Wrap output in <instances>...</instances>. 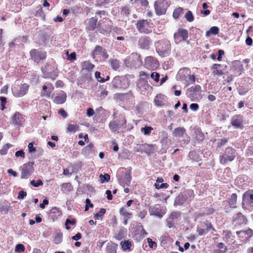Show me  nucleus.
<instances>
[{
    "label": "nucleus",
    "mask_w": 253,
    "mask_h": 253,
    "mask_svg": "<svg viewBox=\"0 0 253 253\" xmlns=\"http://www.w3.org/2000/svg\"><path fill=\"white\" fill-rule=\"evenodd\" d=\"M190 70L186 67L181 68L176 75V80L183 82L186 86L193 84L196 81L195 76L191 74Z\"/></svg>",
    "instance_id": "obj_1"
},
{
    "label": "nucleus",
    "mask_w": 253,
    "mask_h": 253,
    "mask_svg": "<svg viewBox=\"0 0 253 253\" xmlns=\"http://www.w3.org/2000/svg\"><path fill=\"white\" fill-rule=\"evenodd\" d=\"M155 46L157 53L162 57L168 56L170 53V42L167 39L158 41L155 43Z\"/></svg>",
    "instance_id": "obj_2"
},
{
    "label": "nucleus",
    "mask_w": 253,
    "mask_h": 253,
    "mask_svg": "<svg viewBox=\"0 0 253 253\" xmlns=\"http://www.w3.org/2000/svg\"><path fill=\"white\" fill-rule=\"evenodd\" d=\"M236 156L235 149L231 147L226 148L224 153L219 156L220 164H225L228 162L233 161Z\"/></svg>",
    "instance_id": "obj_3"
},
{
    "label": "nucleus",
    "mask_w": 253,
    "mask_h": 253,
    "mask_svg": "<svg viewBox=\"0 0 253 253\" xmlns=\"http://www.w3.org/2000/svg\"><path fill=\"white\" fill-rule=\"evenodd\" d=\"M170 4V0H157L155 2L154 8L158 15L165 14Z\"/></svg>",
    "instance_id": "obj_4"
},
{
    "label": "nucleus",
    "mask_w": 253,
    "mask_h": 253,
    "mask_svg": "<svg viewBox=\"0 0 253 253\" xmlns=\"http://www.w3.org/2000/svg\"><path fill=\"white\" fill-rule=\"evenodd\" d=\"M126 124V120L125 117L121 115H120L116 120L110 122L109 127L112 132H116L120 128L124 127Z\"/></svg>",
    "instance_id": "obj_5"
},
{
    "label": "nucleus",
    "mask_w": 253,
    "mask_h": 253,
    "mask_svg": "<svg viewBox=\"0 0 253 253\" xmlns=\"http://www.w3.org/2000/svg\"><path fill=\"white\" fill-rule=\"evenodd\" d=\"M125 62L126 64H129L130 66L137 68L141 65V56L137 53H132L128 58L126 59Z\"/></svg>",
    "instance_id": "obj_6"
},
{
    "label": "nucleus",
    "mask_w": 253,
    "mask_h": 253,
    "mask_svg": "<svg viewBox=\"0 0 253 253\" xmlns=\"http://www.w3.org/2000/svg\"><path fill=\"white\" fill-rule=\"evenodd\" d=\"M29 87V85L26 84H24L21 86L17 85L12 87V93L16 97H22L27 93Z\"/></svg>",
    "instance_id": "obj_7"
},
{
    "label": "nucleus",
    "mask_w": 253,
    "mask_h": 253,
    "mask_svg": "<svg viewBox=\"0 0 253 253\" xmlns=\"http://www.w3.org/2000/svg\"><path fill=\"white\" fill-rule=\"evenodd\" d=\"M233 224L235 228H238L242 225H245L247 223V219L246 217L241 212H238L235 214L233 217Z\"/></svg>",
    "instance_id": "obj_8"
},
{
    "label": "nucleus",
    "mask_w": 253,
    "mask_h": 253,
    "mask_svg": "<svg viewBox=\"0 0 253 253\" xmlns=\"http://www.w3.org/2000/svg\"><path fill=\"white\" fill-rule=\"evenodd\" d=\"M243 122L244 116L241 114H237L232 117L231 124L235 128L243 129L244 128Z\"/></svg>",
    "instance_id": "obj_9"
},
{
    "label": "nucleus",
    "mask_w": 253,
    "mask_h": 253,
    "mask_svg": "<svg viewBox=\"0 0 253 253\" xmlns=\"http://www.w3.org/2000/svg\"><path fill=\"white\" fill-rule=\"evenodd\" d=\"M236 234L240 240L246 242L253 236V230L248 228L246 230L237 231Z\"/></svg>",
    "instance_id": "obj_10"
},
{
    "label": "nucleus",
    "mask_w": 253,
    "mask_h": 253,
    "mask_svg": "<svg viewBox=\"0 0 253 253\" xmlns=\"http://www.w3.org/2000/svg\"><path fill=\"white\" fill-rule=\"evenodd\" d=\"M201 91V87L200 85L197 84L194 86L187 89L186 94L188 97L191 99L196 98Z\"/></svg>",
    "instance_id": "obj_11"
},
{
    "label": "nucleus",
    "mask_w": 253,
    "mask_h": 253,
    "mask_svg": "<svg viewBox=\"0 0 253 253\" xmlns=\"http://www.w3.org/2000/svg\"><path fill=\"white\" fill-rule=\"evenodd\" d=\"M149 211L151 215H155L159 218H161L165 214L163 207L159 205H156L152 207H149Z\"/></svg>",
    "instance_id": "obj_12"
},
{
    "label": "nucleus",
    "mask_w": 253,
    "mask_h": 253,
    "mask_svg": "<svg viewBox=\"0 0 253 253\" xmlns=\"http://www.w3.org/2000/svg\"><path fill=\"white\" fill-rule=\"evenodd\" d=\"M253 204V190H248L245 192L242 197V205H250Z\"/></svg>",
    "instance_id": "obj_13"
},
{
    "label": "nucleus",
    "mask_w": 253,
    "mask_h": 253,
    "mask_svg": "<svg viewBox=\"0 0 253 253\" xmlns=\"http://www.w3.org/2000/svg\"><path fill=\"white\" fill-rule=\"evenodd\" d=\"M173 37L175 42H180V38H181L182 40L185 41L188 37V31L186 29H180L174 34Z\"/></svg>",
    "instance_id": "obj_14"
},
{
    "label": "nucleus",
    "mask_w": 253,
    "mask_h": 253,
    "mask_svg": "<svg viewBox=\"0 0 253 253\" xmlns=\"http://www.w3.org/2000/svg\"><path fill=\"white\" fill-rule=\"evenodd\" d=\"M30 55L32 59L36 62H39L41 60L45 58V53L33 49L30 51Z\"/></svg>",
    "instance_id": "obj_15"
},
{
    "label": "nucleus",
    "mask_w": 253,
    "mask_h": 253,
    "mask_svg": "<svg viewBox=\"0 0 253 253\" xmlns=\"http://www.w3.org/2000/svg\"><path fill=\"white\" fill-rule=\"evenodd\" d=\"M51 72H46V69H42V77L45 79H51L54 80L58 75V72L57 68L53 67V69Z\"/></svg>",
    "instance_id": "obj_16"
},
{
    "label": "nucleus",
    "mask_w": 253,
    "mask_h": 253,
    "mask_svg": "<svg viewBox=\"0 0 253 253\" xmlns=\"http://www.w3.org/2000/svg\"><path fill=\"white\" fill-rule=\"evenodd\" d=\"M224 65L220 64H214L211 67V71L214 76H221L224 74Z\"/></svg>",
    "instance_id": "obj_17"
},
{
    "label": "nucleus",
    "mask_w": 253,
    "mask_h": 253,
    "mask_svg": "<svg viewBox=\"0 0 253 253\" xmlns=\"http://www.w3.org/2000/svg\"><path fill=\"white\" fill-rule=\"evenodd\" d=\"M243 70V65L240 63L235 62L231 67L230 71L234 76H237L241 75V72Z\"/></svg>",
    "instance_id": "obj_18"
},
{
    "label": "nucleus",
    "mask_w": 253,
    "mask_h": 253,
    "mask_svg": "<svg viewBox=\"0 0 253 253\" xmlns=\"http://www.w3.org/2000/svg\"><path fill=\"white\" fill-rule=\"evenodd\" d=\"M24 121L23 115L18 112H16L11 119L12 124L16 126H21Z\"/></svg>",
    "instance_id": "obj_19"
},
{
    "label": "nucleus",
    "mask_w": 253,
    "mask_h": 253,
    "mask_svg": "<svg viewBox=\"0 0 253 253\" xmlns=\"http://www.w3.org/2000/svg\"><path fill=\"white\" fill-rule=\"evenodd\" d=\"M158 65L156 59L148 56L145 59V66L146 68L152 69L156 67Z\"/></svg>",
    "instance_id": "obj_20"
},
{
    "label": "nucleus",
    "mask_w": 253,
    "mask_h": 253,
    "mask_svg": "<svg viewBox=\"0 0 253 253\" xmlns=\"http://www.w3.org/2000/svg\"><path fill=\"white\" fill-rule=\"evenodd\" d=\"M131 176L129 172H126L119 179L120 184L123 187L128 186L130 185Z\"/></svg>",
    "instance_id": "obj_21"
},
{
    "label": "nucleus",
    "mask_w": 253,
    "mask_h": 253,
    "mask_svg": "<svg viewBox=\"0 0 253 253\" xmlns=\"http://www.w3.org/2000/svg\"><path fill=\"white\" fill-rule=\"evenodd\" d=\"M131 96V93L130 92L126 93H117L114 94V98L117 100L124 101L129 99Z\"/></svg>",
    "instance_id": "obj_22"
},
{
    "label": "nucleus",
    "mask_w": 253,
    "mask_h": 253,
    "mask_svg": "<svg viewBox=\"0 0 253 253\" xmlns=\"http://www.w3.org/2000/svg\"><path fill=\"white\" fill-rule=\"evenodd\" d=\"M127 232L126 228L122 227L120 228L118 233L116 234L114 237L117 240H121L126 237Z\"/></svg>",
    "instance_id": "obj_23"
},
{
    "label": "nucleus",
    "mask_w": 253,
    "mask_h": 253,
    "mask_svg": "<svg viewBox=\"0 0 253 253\" xmlns=\"http://www.w3.org/2000/svg\"><path fill=\"white\" fill-rule=\"evenodd\" d=\"M120 246L124 251H131L132 244V242L129 240H125L121 242Z\"/></svg>",
    "instance_id": "obj_24"
},
{
    "label": "nucleus",
    "mask_w": 253,
    "mask_h": 253,
    "mask_svg": "<svg viewBox=\"0 0 253 253\" xmlns=\"http://www.w3.org/2000/svg\"><path fill=\"white\" fill-rule=\"evenodd\" d=\"M186 133V129L183 127H178L175 128L173 131V135L180 138Z\"/></svg>",
    "instance_id": "obj_25"
},
{
    "label": "nucleus",
    "mask_w": 253,
    "mask_h": 253,
    "mask_svg": "<svg viewBox=\"0 0 253 253\" xmlns=\"http://www.w3.org/2000/svg\"><path fill=\"white\" fill-rule=\"evenodd\" d=\"M66 94L64 92H63L62 94L55 96L53 101L56 104H61L66 101Z\"/></svg>",
    "instance_id": "obj_26"
},
{
    "label": "nucleus",
    "mask_w": 253,
    "mask_h": 253,
    "mask_svg": "<svg viewBox=\"0 0 253 253\" xmlns=\"http://www.w3.org/2000/svg\"><path fill=\"white\" fill-rule=\"evenodd\" d=\"M118 245L113 242L109 243L106 248L107 253H116Z\"/></svg>",
    "instance_id": "obj_27"
},
{
    "label": "nucleus",
    "mask_w": 253,
    "mask_h": 253,
    "mask_svg": "<svg viewBox=\"0 0 253 253\" xmlns=\"http://www.w3.org/2000/svg\"><path fill=\"white\" fill-rule=\"evenodd\" d=\"M189 158L194 161L199 162L201 161V157L197 151L194 150L190 151L188 154Z\"/></svg>",
    "instance_id": "obj_28"
},
{
    "label": "nucleus",
    "mask_w": 253,
    "mask_h": 253,
    "mask_svg": "<svg viewBox=\"0 0 253 253\" xmlns=\"http://www.w3.org/2000/svg\"><path fill=\"white\" fill-rule=\"evenodd\" d=\"M144 151L148 155H151L155 151V146L148 144H143Z\"/></svg>",
    "instance_id": "obj_29"
},
{
    "label": "nucleus",
    "mask_w": 253,
    "mask_h": 253,
    "mask_svg": "<svg viewBox=\"0 0 253 253\" xmlns=\"http://www.w3.org/2000/svg\"><path fill=\"white\" fill-rule=\"evenodd\" d=\"M181 193L186 200H191L194 196V192L191 189L184 190Z\"/></svg>",
    "instance_id": "obj_30"
},
{
    "label": "nucleus",
    "mask_w": 253,
    "mask_h": 253,
    "mask_svg": "<svg viewBox=\"0 0 253 253\" xmlns=\"http://www.w3.org/2000/svg\"><path fill=\"white\" fill-rule=\"evenodd\" d=\"M119 212L120 214L123 216L124 218H126V219H130L132 215L131 212H128L127 210L124 207L120 209Z\"/></svg>",
    "instance_id": "obj_31"
},
{
    "label": "nucleus",
    "mask_w": 253,
    "mask_h": 253,
    "mask_svg": "<svg viewBox=\"0 0 253 253\" xmlns=\"http://www.w3.org/2000/svg\"><path fill=\"white\" fill-rule=\"evenodd\" d=\"M237 195L236 193L232 194L228 199V204L232 208H235V205L237 203Z\"/></svg>",
    "instance_id": "obj_32"
},
{
    "label": "nucleus",
    "mask_w": 253,
    "mask_h": 253,
    "mask_svg": "<svg viewBox=\"0 0 253 253\" xmlns=\"http://www.w3.org/2000/svg\"><path fill=\"white\" fill-rule=\"evenodd\" d=\"M186 201V198H185L182 193H181L177 197H176L174 201V205H181Z\"/></svg>",
    "instance_id": "obj_33"
},
{
    "label": "nucleus",
    "mask_w": 253,
    "mask_h": 253,
    "mask_svg": "<svg viewBox=\"0 0 253 253\" xmlns=\"http://www.w3.org/2000/svg\"><path fill=\"white\" fill-rule=\"evenodd\" d=\"M219 29L216 26L211 27L210 29L207 31L206 36L207 37L210 36L211 35H216L219 33Z\"/></svg>",
    "instance_id": "obj_34"
},
{
    "label": "nucleus",
    "mask_w": 253,
    "mask_h": 253,
    "mask_svg": "<svg viewBox=\"0 0 253 253\" xmlns=\"http://www.w3.org/2000/svg\"><path fill=\"white\" fill-rule=\"evenodd\" d=\"M97 20L94 18H90L88 23V29L89 30H94L96 28Z\"/></svg>",
    "instance_id": "obj_35"
},
{
    "label": "nucleus",
    "mask_w": 253,
    "mask_h": 253,
    "mask_svg": "<svg viewBox=\"0 0 253 253\" xmlns=\"http://www.w3.org/2000/svg\"><path fill=\"white\" fill-rule=\"evenodd\" d=\"M143 33H149L152 31L151 24L147 21L143 20Z\"/></svg>",
    "instance_id": "obj_36"
},
{
    "label": "nucleus",
    "mask_w": 253,
    "mask_h": 253,
    "mask_svg": "<svg viewBox=\"0 0 253 253\" xmlns=\"http://www.w3.org/2000/svg\"><path fill=\"white\" fill-rule=\"evenodd\" d=\"M10 207V204L9 203L4 202L3 205L0 207V211L3 213L6 214L7 213Z\"/></svg>",
    "instance_id": "obj_37"
},
{
    "label": "nucleus",
    "mask_w": 253,
    "mask_h": 253,
    "mask_svg": "<svg viewBox=\"0 0 253 253\" xmlns=\"http://www.w3.org/2000/svg\"><path fill=\"white\" fill-rule=\"evenodd\" d=\"M109 62L111 65L112 68L115 70H117L120 67V63L119 61L116 59H110L109 60Z\"/></svg>",
    "instance_id": "obj_38"
},
{
    "label": "nucleus",
    "mask_w": 253,
    "mask_h": 253,
    "mask_svg": "<svg viewBox=\"0 0 253 253\" xmlns=\"http://www.w3.org/2000/svg\"><path fill=\"white\" fill-rule=\"evenodd\" d=\"M82 66L83 69L89 71L94 68V65L89 61H86L83 63Z\"/></svg>",
    "instance_id": "obj_39"
},
{
    "label": "nucleus",
    "mask_w": 253,
    "mask_h": 253,
    "mask_svg": "<svg viewBox=\"0 0 253 253\" xmlns=\"http://www.w3.org/2000/svg\"><path fill=\"white\" fill-rule=\"evenodd\" d=\"M112 84L114 87L119 88L121 86V80L119 77H115L112 81Z\"/></svg>",
    "instance_id": "obj_40"
},
{
    "label": "nucleus",
    "mask_w": 253,
    "mask_h": 253,
    "mask_svg": "<svg viewBox=\"0 0 253 253\" xmlns=\"http://www.w3.org/2000/svg\"><path fill=\"white\" fill-rule=\"evenodd\" d=\"M181 137H182V139H179V141L182 147L183 145L188 144L190 142V138L186 133H185Z\"/></svg>",
    "instance_id": "obj_41"
},
{
    "label": "nucleus",
    "mask_w": 253,
    "mask_h": 253,
    "mask_svg": "<svg viewBox=\"0 0 253 253\" xmlns=\"http://www.w3.org/2000/svg\"><path fill=\"white\" fill-rule=\"evenodd\" d=\"M106 86L104 85H99L98 88V91L100 92V96L105 97L108 94V91L106 90Z\"/></svg>",
    "instance_id": "obj_42"
},
{
    "label": "nucleus",
    "mask_w": 253,
    "mask_h": 253,
    "mask_svg": "<svg viewBox=\"0 0 253 253\" xmlns=\"http://www.w3.org/2000/svg\"><path fill=\"white\" fill-rule=\"evenodd\" d=\"M62 241V234L57 233L55 234L53 239V242L56 244H59Z\"/></svg>",
    "instance_id": "obj_43"
},
{
    "label": "nucleus",
    "mask_w": 253,
    "mask_h": 253,
    "mask_svg": "<svg viewBox=\"0 0 253 253\" xmlns=\"http://www.w3.org/2000/svg\"><path fill=\"white\" fill-rule=\"evenodd\" d=\"M151 43V40L149 37H143V49H148Z\"/></svg>",
    "instance_id": "obj_44"
},
{
    "label": "nucleus",
    "mask_w": 253,
    "mask_h": 253,
    "mask_svg": "<svg viewBox=\"0 0 253 253\" xmlns=\"http://www.w3.org/2000/svg\"><path fill=\"white\" fill-rule=\"evenodd\" d=\"M79 126L76 124H70L68 125L67 130L68 132H76L78 130Z\"/></svg>",
    "instance_id": "obj_45"
},
{
    "label": "nucleus",
    "mask_w": 253,
    "mask_h": 253,
    "mask_svg": "<svg viewBox=\"0 0 253 253\" xmlns=\"http://www.w3.org/2000/svg\"><path fill=\"white\" fill-rule=\"evenodd\" d=\"M30 171L27 169L22 168L21 178L27 179L30 176Z\"/></svg>",
    "instance_id": "obj_46"
},
{
    "label": "nucleus",
    "mask_w": 253,
    "mask_h": 253,
    "mask_svg": "<svg viewBox=\"0 0 253 253\" xmlns=\"http://www.w3.org/2000/svg\"><path fill=\"white\" fill-rule=\"evenodd\" d=\"M228 142V139L227 138H222L217 140V147L218 148H221L223 146L225 145Z\"/></svg>",
    "instance_id": "obj_47"
},
{
    "label": "nucleus",
    "mask_w": 253,
    "mask_h": 253,
    "mask_svg": "<svg viewBox=\"0 0 253 253\" xmlns=\"http://www.w3.org/2000/svg\"><path fill=\"white\" fill-rule=\"evenodd\" d=\"M154 102L158 106H162L163 104L162 97L160 95H157L154 98Z\"/></svg>",
    "instance_id": "obj_48"
},
{
    "label": "nucleus",
    "mask_w": 253,
    "mask_h": 253,
    "mask_svg": "<svg viewBox=\"0 0 253 253\" xmlns=\"http://www.w3.org/2000/svg\"><path fill=\"white\" fill-rule=\"evenodd\" d=\"M100 180L102 183L107 182L110 179V176L108 174H105L104 175L100 174L99 176Z\"/></svg>",
    "instance_id": "obj_49"
},
{
    "label": "nucleus",
    "mask_w": 253,
    "mask_h": 253,
    "mask_svg": "<svg viewBox=\"0 0 253 253\" xmlns=\"http://www.w3.org/2000/svg\"><path fill=\"white\" fill-rule=\"evenodd\" d=\"M105 212H106V209H104V208H102L100 209L99 212L95 213L93 217L95 219H98L100 217H101L102 216H103V215L105 213Z\"/></svg>",
    "instance_id": "obj_50"
},
{
    "label": "nucleus",
    "mask_w": 253,
    "mask_h": 253,
    "mask_svg": "<svg viewBox=\"0 0 253 253\" xmlns=\"http://www.w3.org/2000/svg\"><path fill=\"white\" fill-rule=\"evenodd\" d=\"M93 148V145L91 143L89 144L87 146H86L83 149V153L84 154H89L91 151H92Z\"/></svg>",
    "instance_id": "obj_51"
},
{
    "label": "nucleus",
    "mask_w": 253,
    "mask_h": 253,
    "mask_svg": "<svg viewBox=\"0 0 253 253\" xmlns=\"http://www.w3.org/2000/svg\"><path fill=\"white\" fill-rule=\"evenodd\" d=\"M183 9L181 7H178L174 9L173 12V17L174 19H177L178 18L180 14L182 12Z\"/></svg>",
    "instance_id": "obj_52"
},
{
    "label": "nucleus",
    "mask_w": 253,
    "mask_h": 253,
    "mask_svg": "<svg viewBox=\"0 0 253 253\" xmlns=\"http://www.w3.org/2000/svg\"><path fill=\"white\" fill-rule=\"evenodd\" d=\"M204 224L205 226L206 227L207 233L209 232L211 230H214V229L212 227V225L210 221L208 220H206L204 222Z\"/></svg>",
    "instance_id": "obj_53"
},
{
    "label": "nucleus",
    "mask_w": 253,
    "mask_h": 253,
    "mask_svg": "<svg viewBox=\"0 0 253 253\" xmlns=\"http://www.w3.org/2000/svg\"><path fill=\"white\" fill-rule=\"evenodd\" d=\"M185 18L188 22H192L194 20V16L191 11L188 10L185 15Z\"/></svg>",
    "instance_id": "obj_54"
},
{
    "label": "nucleus",
    "mask_w": 253,
    "mask_h": 253,
    "mask_svg": "<svg viewBox=\"0 0 253 253\" xmlns=\"http://www.w3.org/2000/svg\"><path fill=\"white\" fill-rule=\"evenodd\" d=\"M75 224H76V220L75 219H73L71 220L67 218L65 221L66 228L67 230H69L70 229V227L69 226V225H75Z\"/></svg>",
    "instance_id": "obj_55"
},
{
    "label": "nucleus",
    "mask_w": 253,
    "mask_h": 253,
    "mask_svg": "<svg viewBox=\"0 0 253 253\" xmlns=\"http://www.w3.org/2000/svg\"><path fill=\"white\" fill-rule=\"evenodd\" d=\"M30 184L35 187H38L39 186L42 185L43 182L41 179H39L37 181L33 180L30 181Z\"/></svg>",
    "instance_id": "obj_56"
},
{
    "label": "nucleus",
    "mask_w": 253,
    "mask_h": 253,
    "mask_svg": "<svg viewBox=\"0 0 253 253\" xmlns=\"http://www.w3.org/2000/svg\"><path fill=\"white\" fill-rule=\"evenodd\" d=\"M153 128L150 126H145L143 127V134L149 135L151 133Z\"/></svg>",
    "instance_id": "obj_57"
},
{
    "label": "nucleus",
    "mask_w": 253,
    "mask_h": 253,
    "mask_svg": "<svg viewBox=\"0 0 253 253\" xmlns=\"http://www.w3.org/2000/svg\"><path fill=\"white\" fill-rule=\"evenodd\" d=\"M154 186L156 189H163V188H167L169 186V184L167 183H155Z\"/></svg>",
    "instance_id": "obj_58"
},
{
    "label": "nucleus",
    "mask_w": 253,
    "mask_h": 253,
    "mask_svg": "<svg viewBox=\"0 0 253 253\" xmlns=\"http://www.w3.org/2000/svg\"><path fill=\"white\" fill-rule=\"evenodd\" d=\"M25 247L23 245L21 244H17L15 247V251L17 252H23L25 251Z\"/></svg>",
    "instance_id": "obj_59"
},
{
    "label": "nucleus",
    "mask_w": 253,
    "mask_h": 253,
    "mask_svg": "<svg viewBox=\"0 0 253 253\" xmlns=\"http://www.w3.org/2000/svg\"><path fill=\"white\" fill-rule=\"evenodd\" d=\"M151 78L156 82H158L160 78V75L157 72H154L150 75Z\"/></svg>",
    "instance_id": "obj_60"
},
{
    "label": "nucleus",
    "mask_w": 253,
    "mask_h": 253,
    "mask_svg": "<svg viewBox=\"0 0 253 253\" xmlns=\"http://www.w3.org/2000/svg\"><path fill=\"white\" fill-rule=\"evenodd\" d=\"M34 164V163L33 162H29L27 164L23 165L22 167L27 169V170L31 172L33 169Z\"/></svg>",
    "instance_id": "obj_61"
},
{
    "label": "nucleus",
    "mask_w": 253,
    "mask_h": 253,
    "mask_svg": "<svg viewBox=\"0 0 253 253\" xmlns=\"http://www.w3.org/2000/svg\"><path fill=\"white\" fill-rule=\"evenodd\" d=\"M104 49H103L101 46L97 45L94 50V54L96 55L100 54L102 51H103Z\"/></svg>",
    "instance_id": "obj_62"
},
{
    "label": "nucleus",
    "mask_w": 253,
    "mask_h": 253,
    "mask_svg": "<svg viewBox=\"0 0 253 253\" xmlns=\"http://www.w3.org/2000/svg\"><path fill=\"white\" fill-rule=\"evenodd\" d=\"M51 92L50 90L46 89L43 91H41V96L49 98L51 94Z\"/></svg>",
    "instance_id": "obj_63"
},
{
    "label": "nucleus",
    "mask_w": 253,
    "mask_h": 253,
    "mask_svg": "<svg viewBox=\"0 0 253 253\" xmlns=\"http://www.w3.org/2000/svg\"><path fill=\"white\" fill-rule=\"evenodd\" d=\"M147 242L150 248L153 249L157 247V244L156 242L153 241L150 238H147Z\"/></svg>",
    "instance_id": "obj_64"
}]
</instances>
